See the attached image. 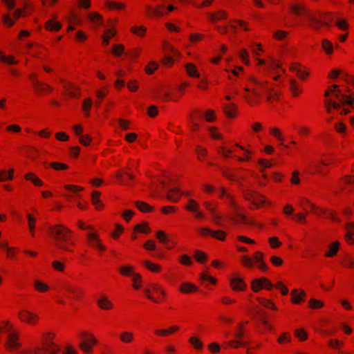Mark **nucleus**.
<instances>
[{
  "label": "nucleus",
  "instance_id": "obj_1",
  "mask_svg": "<svg viewBox=\"0 0 354 354\" xmlns=\"http://www.w3.org/2000/svg\"><path fill=\"white\" fill-rule=\"evenodd\" d=\"M242 97L246 103L252 107L257 106L260 102L262 94L268 93L267 100L272 102L277 100V93L272 91L271 84L267 80L251 75L248 78V83L243 88Z\"/></svg>",
  "mask_w": 354,
  "mask_h": 354
},
{
  "label": "nucleus",
  "instance_id": "obj_2",
  "mask_svg": "<svg viewBox=\"0 0 354 354\" xmlns=\"http://www.w3.org/2000/svg\"><path fill=\"white\" fill-rule=\"evenodd\" d=\"M324 97L325 108L328 113L333 110H338L341 115H346L350 113L348 106L354 103V97L344 95L336 84L329 86L325 91Z\"/></svg>",
  "mask_w": 354,
  "mask_h": 354
},
{
  "label": "nucleus",
  "instance_id": "obj_3",
  "mask_svg": "<svg viewBox=\"0 0 354 354\" xmlns=\"http://www.w3.org/2000/svg\"><path fill=\"white\" fill-rule=\"evenodd\" d=\"M56 333L46 331L41 337V346H37L34 349L27 348L21 351L19 354H59L60 347L55 340Z\"/></svg>",
  "mask_w": 354,
  "mask_h": 354
},
{
  "label": "nucleus",
  "instance_id": "obj_4",
  "mask_svg": "<svg viewBox=\"0 0 354 354\" xmlns=\"http://www.w3.org/2000/svg\"><path fill=\"white\" fill-rule=\"evenodd\" d=\"M50 236L55 241V245L64 251L72 252L75 243L71 240V230L65 225H55L49 227Z\"/></svg>",
  "mask_w": 354,
  "mask_h": 354
},
{
  "label": "nucleus",
  "instance_id": "obj_5",
  "mask_svg": "<svg viewBox=\"0 0 354 354\" xmlns=\"http://www.w3.org/2000/svg\"><path fill=\"white\" fill-rule=\"evenodd\" d=\"M241 265L245 269H251L256 267L259 271L266 272L268 270V266L264 260V254L261 251L254 252L252 257L243 254L239 259Z\"/></svg>",
  "mask_w": 354,
  "mask_h": 354
},
{
  "label": "nucleus",
  "instance_id": "obj_6",
  "mask_svg": "<svg viewBox=\"0 0 354 354\" xmlns=\"http://www.w3.org/2000/svg\"><path fill=\"white\" fill-rule=\"evenodd\" d=\"M78 348L84 354H93L100 342L91 331L82 330L78 335Z\"/></svg>",
  "mask_w": 354,
  "mask_h": 354
},
{
  "label": "nucleus",
  "instance_id": "obj_7",
  "mask_svg": "<svg viewBox=\"0 0 354 354\" xmlns=\"http://www.w3.org/2000/svg\"><path fill=\"white\" fill-rule=\"evenodd\" d=\"M146 298L155 304L165 302L167 297V292L162 285L158 283H151L145 288Z\"/></svg>",
  "mask_w": 354,
  "mask_h": 354
},
{
  "label": "nucleus",
  "instance_id": "obj_8",
  "mask_svg": "<svg viewBox=\"0 0 354 354\" xmlns=\"http://www.w3.org/2000/svg\"><path fill=\"white\" fill-rule=\"evenodd\" d=\"M17 318L21 324L30 326H35L38 325L40 321L39 314L27 308H20L17 311Z\"/></svg>",
  "mask_w": 354,
  "mask_h": 354
},
{
  "label": "nucleus",
  "instance_id": "obj_9",
  "mask_svg": "<svg viewBox=\"0 0 354 354\" xmlns=\"http://www.w3.org/2000/svg\"><path fill=\"white\" fill-rule=\"evenodd\" d=\"M21 346L20 333L12 324V329H9L7 333L4 347L8 351L15 352L20 349Z\"/></svg>",
  "mask_w": 354,
  "mask_h": 354
},
{
  "label": "nucleus",
  "instance_id": "obj_10",
  "mask_svg": "<svg viewBox=\"0 0 354 354\" xmlns=\"http://www.w3.org/2000/svg\"><path fill=\"white\" fill-rule=\"evenodd\" d=\"M244 198L254 205L256 209H260L265 205H271L270 201L264 195L253 190H246L244 192Z\"/></svg>",
  "mask_w": 354,
  "mask_h": 354
},
{
  "label": "nucleus",
  "instance_id": "obj_11",
  "mask_svg": "<svg viewBox=\"0 0 354 354\" xmlns=\"http://www.w3.org/2000/svg\"><path fill=\"white\" fill-rule=\"evenodd\" d=\"M336 161L334 154L330 153H323L318 162H312L309 164V167L314 170L315 174H323L322 166H330Z\"/></svg>",
  "mask_w": 354,
  "mask_h": 354
},
{
  "label": "nucleus",
  "instance_id": "obj_12",
  "mask_svg": "<svg viewBox=\"0 0 354 354\" xmlns=\"http://www.w3.org/2000/svg\"><path fill=\"white\" fill-rule=\"evenodd\" d=\"M86 243L88 248L95 250L99 254L104 253L107 250V247L104 243L99 233L91 234L89 236H86Z\"/></svg>",
  "mask_w": 354,
  "mask_h": 354
},
{
  "label": "nucleus",
  "instance_id": "obj_13",
  "mask_svg": "<svg viewBox=\"0 0 354 354\" xmlns=\"http://www.w3.org/2000/svg\"><path fill=\"white\" fill-rule=\"evenodd\" d=\"M297 202L299 207L304 211L309 209L310 213L317 216H322L325 214V210L323 208L317 206L316 204L313 203L311 200L305 196H299L297 198Z\"/></svg>",
  "mask_w": 354,
  "mask_h": 354
},
{
  "label": "nucleus",
  "instance_id": "obj_14",
  "mask_svg": "<svg viewBox=\"0 0 354 354\" xmlns=\"http://www.w3.org/2000/svg\"><path fill=\"white\" fill-rule=\"evenodd\" d=\"M234 147L243 151L242 154H239L236 151L234 157L236 158L237 161L240 162H249L252 160L255 152L250 145H248L247 147H245L239 143H236Z\"/></svg>",
  "mask_w": 354,
  "mask_h": 354
},
{
  "label": "nucleus",
  "instance_id": "obj_15",
  "mask_svg": "<svg viewBox=\"0 0 354 354\" xmlns=\"http://www.w3.org/2000/svg\"><path fill=\"white\" fill-rule=\"evenodd\" d=\"M229 286L232 291L244 292L247 289V283L243 277L238 273H232L228 279Z\"/></svg>",
  "mask_w": 354,
  "mask_h": 354
},
{
  "label": "nucleus",
  "instance_id": "obj_16",
  "mask_svg": "<svg viewBox=\"0 0 354 354\" xmlns=\"http://www.w3.org/2000/svg\"><path fill=\"white\" fill-rule=\"evenodd\" d=\"M289 70L290 72L295 73L301 81H306L310 75L307 67L297 62L291 63L289 66Z\"/></svg>",
  "mask_w": 354,
  "mask_h": 354
},
{
  "label": "nucleus",
  "instance_id": "obj_17",
  "mask_svg": "<svg viewBox=\"0 0 354 354\" xmlns=\"http://www.w3.org/2000/svg\"><path fill=\"white\" fill-rule=\"evenodd\" d=\"M97 306L105 311H110L114 308V304L105 293H101L96 299Z\"/></svg>",
  "mask_w": 354,
  "mask_h": 354
},
{
  "label": "nucleus",
  "instance_id": "obj_18",
  "mask_svg": "<svg viewBox=\"0 0 354 354\" xmlns=\"http://www.w3.org/2000/svg\"><path fill=\"white\" fill-rule=\"evenodd\" d=\"M306 292L302 288H293L290 291V302L294 305H300L306 299Z\"/></svg>",
  "mask_w": 354,
  "mask_h": 354
},
{
  "label": "nucleus",
  "instance_id": "obj_19",
  "mask_svg": "<svg viewBox=\"0 0 354 354\" xmlns=\"http://www.w3.org/2000/svg\"><path fill=\"white\" fill-rule=\"evenodd\" d=\"M64 95L67 97L79 98L81 96L80 88L71 82L64 84Z\"/></svg>",
  "mask_w": 354,
  "mask_h": 354
},
{
  "label": "nucleus",
  "instance_id": "obj_20",
  "mask_svg": "<svg viewBox=\"0 0 354 354\" xmlns=\"http://www.w3.org/2000/svg\"><path fill=\"white\" fill-rule=\"evenodd\" d=\"M32 88L34 93L38 96L45 95L53 91V88L51 86L39 80L34 81Z\"/></svg>",
  "mask_w": 354,
  "mask_h": 354
},
{
  "label": "nucleus",
  "instance_id": "obj_21",
  "mask_svg": "<svg viewBox=\"0 0 354 354\" xmlns=\"http://www.w3.org/2000/svg\"><path fill=\"white\" fill-rule=\"evenodd\" d=\"M145 14L149 17H161L167 15L165 6L164 4L156 6H147L145 8Z\"/></svg>",
  "mask_w": 354,
  "mask_h": 354
},
{
  "label": "nucleus",
  "instance_id": "obj_22",
  "mask_svg": "<svg viewBox=\"0 0 354 354\" xmlns=\"http://www.w3.org/2000/svg\"><path fill=\"white\" fill-rule=\"evenodd\" d=\"M180 330L178 325H172L167 328H156L153 333L158 337H167L173 335Z\"/></svg>",
  "mask_w": 354,
  "mask_h": 354
},
{
  "label": "nucleus",
  "instance_id": "obj_23",
  "mask_svg": "<svg viewBox=\"0 0 354 354\" xmlns=\"http://www.w3.org/2000/svg\"><path fill=\"white\" fill-rule=\"evenodd\" d=\"M341 246V243L339 241L330 242L326 246L324 251V256L327 259H332L337 255Z\"/></svg>",
  "mask_w": 354,
  "mask_h": 354
},
{
  "label": "nucleus",
  "instance_id": "obj_24",
  "mask_svg": "<svg viewBox=\"0 0 354 354\" xmlns=\"http://www.w3.org/2000/svg\"><path fill=\"white\" fill-rule=\"evenodd\" d=\"M232 220L234 223L236 224H245L252 226L257 225V223L252 216H249L241 214H237L236 216L232 218Z\"/></svg>",
  "mask_w": 354,
  "mask_h": 354
},
{
  "label": "nucleus",
  "instance_id": "obj_25",
  "mask_svg": "<svg viewBox=\"0 0 354 354\" xmlns=\"http://www.w3.org/2000/svg\"><path fill=\"white\" fill-rule=\"evenodd\" d=\"M66 290L73 295V299L75 300H80L85 296L84 289L79 286L68 285L66 287Z\"/></svg>",
  "mask_w": 354,
  "mask_h": 354
},
{
  "label": "nucleus",
  "instance_id": "obj_26",
  "mask_svg": "<svg viewBox=\"0 0 354 354\" xmlns=\"http://www.w3.org/2000/svg\"><path fill=\"white\" fill-rule=\"evenodd\" d=\"M142 264L148 271L153 274H159L163 270L162 266L160 264L155 263L151 260H145L143 261Z\"/></svg>",
  "mask_w": 354,
  "mask_h": 354
},
{
  "label": "nucleus",
  "instance_id": "obj_27",
  "mask_svg": "<svg viewBox=\"0 0 354 354\" xmlns=\"http://www.w3.org/2000/svg\"><path fill=\"white\" fill-rule=\"evenodd\" d=\"M162 48L165 53H170L174 58L180 59L181 53L176 47L171 45L169 41H164L162 42Z\"/></svg>",
  "mask_w": 354,
  "mask_h": 354
},
{
  "label": "nucleus",
  "instance_id": "obj_28",
  "mask_svg": "<svg viewBox=\"0 0 354 354\" xmlns=\"http://www.w3.org/2000/svg\"><path fill=\"white\" fill-rule=\"evenodd\" d=\"M62 28L61 22L57 21L55 19L47 20L44 24V28L49 32H57Z\"/></svg>",
  "mask_w": 354,
  "mask_h": 354
},
{
  "label": "nucleus",
  "instance_id": "obj_29",
  "mask_svg": "<svg viewBox=\"0 0 354 354\" xmlns=\"http://www.w3.org/2000/svg\"><path fill=\"white\" fill-rule=\"evenodd\" d=\"M227 13L223 10H220L214 12H209L207 17L209 21L212 23H216L225 20L227 18Z\"/></svg>",
  "mask_w": 354,
  "mask_h": 354
},
{
  "label": "nucleus",
  "instance_id": "obj_30",
  "mask_svg": "<svg viewBox=\"0 0 354 354\" xmlns=\"http://www.w3.org/2000/svg\"><path fill=\"white\" fill-rule=\"evenodd\" d=\"M241 339H235L223 342V346L225 348L237 349L241 347H246L248 342L241 341Z\"/></svg>",
  "mask_w": 354,
  "mask_h": 354
},
{
  "label": "nucleus",
  "instance_id": "obj_31",
  "mask_svg": "<svg viewBox=\"0 0 354 354\" xmlns=\"http://www.w3.org/2000/svg\"><path fill=\"white\" fill-rule=\"evenodd\" d=\"M118 270L122 277L129 278H131L137 272L135 267L130 264H124L121 266Z\"/></svg>",
  "mask_w": 354,
  "mask_h": 354
},
{
  "label": "nucleus",
  "instance_id": "obj_32",
  "mask_svg": "<svg viewBox=\"0 0 354 354\" xmlns=\"http://www.w3.org/2000/svg\"><path fill=\"white\" fill-rule=\"evenodd\" d=\"M321 48L323 52L328 57H331L335 51L334 44L328 39H323L321 41Z\"/></svg>",
  "mask_w": 354,
  "mask_h": 354
},
{
  "label": "nucleus",
  "instance_id": "obj_33",
  "mask_svg": "<svg viewBox=\"0 0 354 354\" xmlns=\"http://www.w3.org/2000/svg\"><path fill=\"white\" fill-rule=\"evenodd\" d=\"M179 291L188 295L198 292V288L191 282H183L179 286Z\"/></svg>",
  "mask_w": 354,
  "mask_h": 354
},
{
  "label": "nucleus",
  "instance_id": "obj_34",
  "mask_svg": "<svg viewBox=\"0 0 354 354\" xmlns=\"http://www.w3.org/2000/svg\"><path fill=\"white\" fill-rule=\"evenodd\" d=\"M101 193L98 191H93L91 194V203L95 209L101 211L104 208V204L100 199Z\"/></svg>",
  "mask_w": 354,
  "mask_h": 354
},
{
  "label": "nucleus",
  "instance_id": "obj_35",
  "mask_svg": "<svg viewBox=\"0 0 354 354\" xmlns=\"http://www.w3.org/2000/svg\"><path fill=\"white\" fill-rule=\"evenodd\" d=\"M189 345L196 351H202L204 347L203 341L196 335H192L188 339Z\"/></svg>",
  "mask_w": 354,
  "mask_h": 354
},
{
  "label": "nucleus",
  "instance_id": "obj_36",
  "mask_svg": "<svg viewBox=\"0 0 354 354\" xmlns=\"http://www.w3.org/2000/svg\"><path fill=\"white\" fill-rule=\"evenodd\" d=\"M185 71L187 75L192 78H198L200 77L201 75L199 73V71L196 66L192 62L187 63L185 66Z\"/></svg>",
  "mask_w": 354,
  "mask_h": 354
},
{
  "label": "nucleus",
  "instance_id": "obj_37",
  "mask_svg": "<svg viewBox=\"0 0 354 354\" xmlns=\"http://www.w3.org/2000/svg\"><path fill=\"white\" fill-rule=\"evenodd\" d=\"M24 178L26 180L31 182L35 187H42L44 185V182L34 172L26 173Z\"/></svg>",
  "mask_w": 354,
  "mask_h": 354
},
{
  "label": "nucleus",
  "instance_id": "obj_38",
  "mask_svg": "<svg viewBox=\"0 0 354 354\" xmlns=\"http://www.w3.org/2000/svg\"><path fill=\"white\" fill-rule=\"evenodd\" d=\"M290 91L293 97H297L303 93L302 86L294 79L290 80Z\"/></svg>",
  "mask_w": 354,
  "mask_h": 354
},
{
  "label": "nucleus",
  "instance_id": "obj_39",
  "mask_svg": "<svg viewBox=\"0 0 354 354\" xmlns=\"http://www.w3.org/2000/svg\"><path fill=\"white\" fill-rule=\"evenodd\" d=\"M223 112L229 118H234L238 113V109L235 104L230 103L223 106Z\"/></svg>",
  "mask_w": 354,
  "mask_h": 354
},
{
  "label": "nucleus",
  "instance_id": "obj_40",
  "mask_svg": "<svg viewBox=\"0 0 354 354\" xmlns=\"http://www.w3.org/2000/svg\"><path fill=\"white\" fill-rule=\"evenodd\" d=\"M15 177V169L10 168L8 170L1 169L0 170V183H4L6 181H12Z\"/></svg>",
  "mask_w": 354,
  "mask_h": 354
},
{
  "label": "nucleus",
  "instance_id": "obj_41",
  "mask_svg": "<svg viewBox=\"0 0 354 354\" xmlns=\"http://www.w3.org/2000/svg\"><path fill=\"white\" fill-rule=\"evenodd\" d=\"M200 281L207 286V283L215 286L217 283V279L209 274L207 271H204L200 274Z\"/></svg>",
  "mask_w": 354,
  "mask_h": 354
},
{
  "label": "nucleus",
  "instance_id": "obj_42",
  "mask_svg": "<svg viewBox=\"0 0 354 354\" xmlns=\"http://www.w3.org/2000/svg\"><path fill=\"white\" fill-rule=\"evenodd\" d=\"M88 20L96 26L103 24V17L97 12H90L87 14Z\"/></svg>",
  "mask_w": 354,
  "mask_h": 354
},
{
  "label": "nucleus",
  "instance_id": "obj_43",
  "mask_svg": "<svg viewBox=\"0 0 354 354\" xmlns=\"http://www.w3.org/2000/svg\"><path fill=\"white\" fill-rule=\"evenodd\" d=\"M104 6L110 10H122L127 7V5L124 3L113 1H106Z\"/></svg>",
  "mask_w": 354,
  "mask_h": 354
},
{
  "label": "nucleus",
  "instance_id": "obj_44",
  "mask_svg": "<svg viewBox=\"0 0 354 354\" xmlns=\"http://www.w3.org/2000/svg\"><path fill=\"white\" fill-rule=\"evenodd\" d=\"M340 180L342 185L345 186V189H348V192H354V176H344Z\"/></svg>",
  "mask_w": 354,
  "mask_h": 354
},
{
  "label": "nucleus",
  "instance_id": "obj_45",
  "mask_svg": "<svg viewBox=\"0 0 354 354\" xmlns=\"http://www.w3.org/2000/svg\"><path fill=\"white\" fill-rule=\"evenodd\" d=\"M132 282V288L135 290H140L143 285L142 276L140 273L136 272L133 277H131Z\"/></svg>",
  "mask_w": 354,
  "mask_h": 354
},
{
  "label": "nucleus",
  "instance_id": "obj_46",
  "mask_svg": "<svg viewBox=\"0 0 354 354\" xmlns=\"http://www.w3.org/2000/svg\"><path fill=\"white\" fill-rule=\"evenodd\" d=\"M290 10L292 14L297 15H305L307 12V8L304 5L297 3H292L290 6Z\"/></svg>",
  "mask_w": 354,
  "mask_h": 354
},
{
  "label": "nucleus",
  "instance_id": "obj_47",
  "mask_svg": "<svg viewBox=\"0 0 354 354\" xmlns=\"http://www.w3.org/2000/svg\"><path fill=\"white\" fill-rule=\"evenodd\" d=\"M181 197V189L179 188L171 189L167 195V198L173 203L178 202Z\"/></svg>",
  "mask_w": 354,
  "mask_h": 354
},
{
  "label": "nucleus",
  "instance_id": "obj_48",
  "mask_svg": "<svg viewBox=\"0 0 354 354\" xmlns=\"http://www.w3.org/2000/svg\"><path fill=\"white\" fill-rule=\"evenodd\" d=\"M68 24L76 25V26H81L82 24V19L78 14L77 12L75 10H72L68 16Z\"/></svg>",
  "mask_w": 354,
  "mask_h": 354
},
{
  "label": "nucleus",
  "instance_id": "obj_49",
  "mask_svg": "<svg viewBox=\"0 0 354 354\" xmlns=\"http://www.w3.org/2000/svg\"><path fill=\"white\" fill-rule=\"evenodd\" d=\"M248 324V322H241L235 332H234V337H236V339H243V337L245 336V333H246V326L247 324Z\"/></svg>",
  "mask_w": 354,
  "mask_h": 354
},
{
  "label": "nucleus",
  "instance_id": "obj_50",
  "mask_svg": "<svg viewBox=\"0 0 354 354\" xmlns=\"http://www.w3.org/2000/svg\"><path fill=\"white\" fill-rule=\"evenodd\" d=\"M33 288L35 291L39 293H45L50 290L49 286L40 280H35L34 281Z\"/></svg>",
  "mask_w": 354,
  "mask_h": 354
},
{
  "label": "nucleus",
  "instance_id": "obj_51",
  "mask_svg": "<svg viewBox=\"0 0 354 354\" xmlns=\"http://www.w3.org/2000/svg\"><path fill=\"white\" fill-rule=\"evenodd\" d=\"M344 229L345 234L344 235V239L345 241H346L351 239V238L354 236V222H347L345 224Z\"/></svg>",
  "mask_w": 354,
  "mask_h": 354
},
{
  "label": "nucleus",
  "instance_id": "obj_52",
  "mask_svg": "<svg viewBox=\"0 0 354 354\" xmlns=\"http://www.w3.org/2000/svg\"><path fill=\"white\" fill-rule=\"evenodd\" d=\"M93 105V100L90 97H86L84 99L82 102V109L84 113V115L86 118H88L91 115V109Z\"/></svg>",
  "mask_w": 354,
  "mask_h": 354
},
{
  "label": "nucleus",
  "instance_id": "obj_53",
  "mask_svg": "<svg viewBox=\"0 0 354 354\" xmlns=\"http://www.w3.org/2000/svg\"><path fill=\"white\" fill-rule=\"evenodd\" d=\"M27 222H28V230H29L30 234L32 237H35V230L36 222H37L36 217L31 214H28L27 215Z\"/></svg>",
  "mask_w": 354,
  "mask_h": 354
},
{
  "label": "nucleus",
  "instance_id": "obj_54",
  "mask_svg": "<svg viewBox=\"0 0 354 354\" xmlns=\"http://www.w3.org/2000/svg\"><path fill=\"white\" fill-rule=\"evenodd\" d=\"M203 205H204L205 207L207 209V210L210 212L212 216L215 219H218L221 218V216L218 215V214L217 213L216 205L215 204V203H214L212 201H205V202H204Z\"/></svg>",
  "mask_w": 354,
  "mask_h": 354
},
{
  "label": "nucleus",
  "instance_id": "obj_55",
  "mask_svg": "<svg viewBox=\"0 0 354 354\" xmlns=\"http://www.w3.org/2000/svg\"><path fill=\"white\" fill-rule=\"evenodd\" d=\"M230 26L231 28L236 30L237 26H239L241 28H242L245 31H250V28L248 26V22L243 20H233L230 22Z\"/></svg>",
  "mask_w": 354,
  "mask_h": 354
},
{
  "label": "nucleus",
  "instance_id": "obj_56",
  "mask_svg": "<svg viewBox=\"0 0 354 354\" xmlns=\"http://www.w3.org/2000/svg\"><path fill=\"white\" fill-rule=\"evenodd\" d=\"M135 335L133 332L123 331L120 335V340L124 344H131L134 341Z\"/></svg>",
  "mask_w": 354,
  "mask_h": 354
},
{
  "label": "nucleus",
  "instance_id": "obj_57",
  "mask_svg": "<svg viewBox=\"0 0 354 354\" xmlns=\"http://www.w3.org/2000/svg\"><path fill=\"white\" fill-rule=\"evenodd\" d=\"M147 30V28L145 26H134L130 28V31L132 34L141 38L145 37Z\"/></svg>",
  "mask_w": 354,
  "mask_h": 354
},
{
  "label": "nucleus",
  "instance_id": "obj_58",
  "mask_svg": "<svg viewBox=\"0 0 354 354\" xmlns=\"http://www.w3.org/2000/svg\"><path fill=\"white\" fill-rule=\"evenodd\" d=\"M116 35V30L114 28L106 30L102 35V44L108 46L110 40Z\"/></svg>",
  "mask_w": 354,
  "mask_h": 354
},
{
  "label": "nucleus",
  "instance_id": "obj_59",
  "mask_svg": "<svg viewBox=\"0 0 354 354\" xmlns=\"http://www.w3.org/2000/svg\"><path fill=\"white\" fill-rule=\"evenodd\" d=\"M133 230L135 231V232H139L146 234H149L151 231L149 224L147 222H142L141 223L136 225L134 227Z\"/></svg>",
  "mask_w": 354,
  "mask_h": 354
},
{
  "label": "nucleus",
  "instance_id": "obj_60",
  "mask_svg": "<svg viewBox=\"0 0 354 354\" xmlns=\"http://www.w3.org/2000/svg\"><path fill=\"white\" fill-rule=\"evenodd\" d=\"M250 287L254 292H258L261 290L264 289V283L263 277L255 279L251 281Z\"/></svg>",
  "mask_w": 354,
  "mask_h": 354
},
{
  "label": "nucleus",
  "instance_id": "obj_61",
  "mask_svg": "<svg viewBox=\"0 0 354 354\" xmlns=\"http://www.w3.org/2000/svg\"><path fill=\"white\" fill-rule=\"evenodd\" d=\"M248 344L246 347V354H254L257 350H259L262 348L263 344L261 342H253L250 343L247 342Z\"/></svg>",
  "mask_w": 354,
  "mask_h": 354
},
{
  "label": "nucleus",
  "instance_id": "obj_62",
  "mask_svg": "<svg viewBox=\"0 0 354 354\" xmlns=\"http://www.w3.org/2000/svg\"><path fill=\"white\" fill-rule=\"evenodd\" d=\"M115 177L120 180L121 183L123 182V178L124 177L128 178L129 180L133 179V174L129 171V168H124L120 171H118L115 174Z\"/></svg>",
  "mask_w": 354,
  "mask_h": 354
},
{
  "label": "nucleus",
  "instance_id": "obj_63",
  "mask_svg": "<svg viewBox=\"0 0 354 354\" xmlns=\"http://www.w3.org/2000/svg\"><path fill=\"white\" fill-rule=\"evenodd\" d=\"M239 57L241 62L245 65L249 66L250 64V56L246 48H242L239 50Z\"/></svg>",
  "mask_w": 354,
  "mask_h": 354
},
{
  "label": "nucleus",
  "instance_id": "obj_64",
  "mask_svg": "<svg viewBox=\"0 0 354 354\" xmlns=\"http://www.w3.org/2000/svg\"><path fill=\"white\" fill-rule=\"evenodd\" d=\"M184 208L186 211L194 213L198 211L200 205L196 200L189 199Z\"/></svg>",
  "mask_w": 354,
  "mask_h": 354
}]
</instances>
